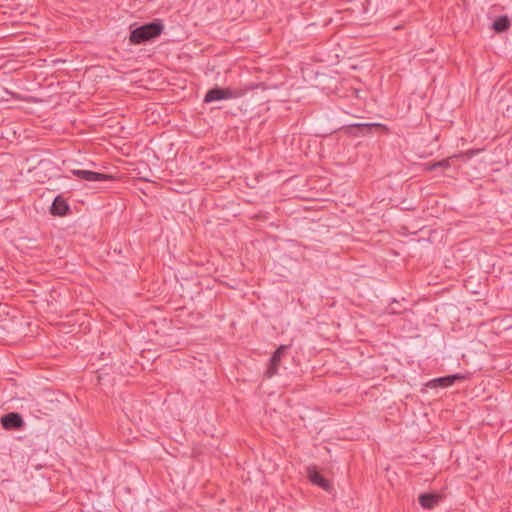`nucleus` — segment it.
I'll return each mask as SVG.
<instances>
[{
	"mask_svg": "<svg viewBox=\"0 0 512 512\" xmlns=\"http://www.w3.org/2000/svg\"><path fill=\"white\" fill-rule=\"evenodd\" d=\"M164 30V24L161 19H154L145 23L130 32L129 41L133 45H140L150 42L159 37Z\"/></svg>",
	"mask_w": 512,
	"mask_h": 512,
	"instance_id": "1",
	"label": "nucleus"
},
{
	"mask_svg": "<svg viewBox=\"0 0 512 512\" xmlns=\"http://www.w3.org/2000/svg\"><path fill=\"white\" fill-rule=\"evenodd\" d=\"M241 95L242 94L235 89L215 86L206 92L203 101L204 103H212L215 101L239 98Z\"/></svg>",
	"mask_w": 512,
	"mask_h": 512,
	"instance_id": "2",
	"label": "nucleus"
},
{
	"mask_svg": "<svg viewBox=\"0 0 512 512\" xmlns=\"http://www.w3.org/2000/svg\"><path fill=\"white\" fill-rule=\"evenodd\" d=\"M1 424L6 430H19L24 426V420L19 413L10 412L1 417Z\"/></svg>",
	"mask_w": 512,
	"mask_h": 512,
	"instance_id": "3",
	"label": "nucleus"
},
{
	"mask_svg": "<svg viewBox=\"0 0 512 512\" xmlns=\"http://www.w3.org/2000/svg\"><path fill=\"white\" fill-rule=\"evenodd\" d=\"M71 212L70 206L62 195H57L50 207V213L53 216L64 217Z\"/></svg>",
	"mask_w": 512,
	"mask_h": 512,
	"instance_id": "4",
	"label": "nucleus"
},
{
	"mask_svg": "<svg viewBox=\"0 0 512 512\" xmlns=\"http://www.w3.org/2000/svg\"><path fill=\"white\" fill-rule=\"evenodd\" d=\"M307 473L309 480L313 484L321 487L323 490L327 492H330L332 490L333 484L328 479H325L316 469V467H309L307 469Z\"/></svg>",
	"mask_w": 512,
	"mask_h": 512,
	"instance_id": "5",
	"label": "nucleus"
},
{
	"mask_svg": "<svg viewBox=\"0 0 512 512\" xmlns=\"http://www.w3.org/2000/svg\"><path fill=\"white\" fill-rule=\"evenodd\" d=\"M73 175L77 176L81 180L88 182H98L112 179V176L91 171V170H73Z\"/></svg>",
	"mask_w": 512,
	"mask_h": 512,
	"instance_id": "6",
	"label": "nucleus"
},
{
	"mask_svg": "<svg viewBox=\"0 0 512 512\" xmlns=\"http://www.w3.org/2000/svg\"><path fill=\"white\" fill-rule=\"evenodd\" d=\"M441 496L435 493H423L419 496V504L425 509H433L438 505Z\"/></svg>",
	"mask_w": 512,
	"mask_h": 512,
	"instance_id": "7",
	"label": "nucleus"
},
{
	"mask_svg": "<svg viewBox=\"0 0 512 512\" xmlns=\"http://www.w3.org/2000/svg\"><path fill=\"white\" fill-rule=\"evenodd\" d=\"M511 26L510 19L508 16H500L497 19H495L492 23V29L496 33H503L506 32Z\"/></svg>",
	"mask_w": 512,
	"mask_h": 512,
	"instance_id": "8",
	"label": "nucleus"
},
{
	"mask_svg": "<svg viewBox=\"0 0 512 512\" xmlns=\"http://www.w3.org/2000/svg\"><path fill=\"white\" fill-rule=\"evenodd\" d=\"M280 361H281V359H278V358L274 359V355L272 354V356L270 357V359L268 361L267 370L265 372V376L267 378H271L277 374L279 365H280Z\"/></svg>",
	"mask_w": 512,
	"mask_h": 512,
	"instance_id": "9",
	"label": "nucleus"
},
{
	"mask_svg": "<svg viewBox=\"0 0 512 512\" xmlns=\"http://www.w3.org/2000/svg\"><path fill=\"white\" fill-rule=\"evenodd\" d=\"M451 380L452 379H451L450 375H447V376H443V377H439V378L431 380L427 384V386L430 388H437V387L445 388V387L452 386Z\"/></svg>",
	"mask_w": 512,
	"mask_h": 512,
	"instance_id": "10",
	"label": "nucleus"
},
{
	"mask_svg": "<svg viewBox=\"0 0 512 512\" xmlns=\"http://www.w3.org/2000/svg\"><path fill=\"white\" fill-rule=\"evenodd\" d=\"M450 167V158H447V159H443L441 161H437V162H433V163H428L426 165V170L428 171H433L435 170L436 168H443V169H446Z\"/></svg>",
	"mask_w": 512,
	"mask_h": 512,
	"instance_id": "11",
	"label": "nucleus"
},
{
	"mask_svg": "<svg viewBox=\"0 0 512 512\" xmlns=\"http://www.w3.org/2000/svg\"><path fill=\"white\" fill-rule=\"evenodd\" d=\"M289 349V346L288 345H280L274 352H273V355H274V359L275 358H278V359H282L287 351Z\"/></svg>",
	"mask_w": 512,
	"mask_h": 512,
	"instance_id": "12",
	"label": "nucleus"
},
{
	"mask_svg": "<svg viewBox=\"0 0 512 512\" xmlns=\"http://www.w3.org/2000/svg\"><path fill=\"white\" fill-rule=\"evenodd\" d=\"M289 349V346L288 345H280L274 352H273V355H274V359L275 358H278V359H282L287 351Z\"/></svg>",
	"mask_w": 512,
	"mask_h": 512,
	"instance_id": "13",
	"label": "nucleus"
},
{
	"mask_svg": "<svg viewBox=\"0 0 512 512\" xmlns=\"http://www.w3.org/2000/svg\"><path fill=\"white\" fill-rule=\"evenodd\" d=\"M354 126L360 128L362 130H366V132H371L372 129L381 127L382 125L377 124V123H365V124H355Z\"/></svg>",
	"mask_w": 512,
	"mask_h": 512,
	"instance_id": "14",
	"label": "nucleus"
},
{
	"mask_svg": "<svg viewBox=\"0 0 512 512\" xmlns=\"http://www.w3.org/2000/svg\"><path fill=\"white\" fill-rule=\"evenodd\" d=\"M450 377H451V379H452V380H451L452 385H453V384H455L457 381H462V380L467 379V376H466V375L459 374V373H457V374H453V375H450Z\"/></svg>",
	"mask_w": 512,
	"mask_h": 512,
	"instance_id": "15",
	"label": "nucleus"
},
{
	"mask_svg": "<svg viewBox=\"0 0 512 512\" xmlns=\"http://www.w3.org/2000/svg\"><path fill=\"white\" fill-rule=\"evenodd\" d=\"M394 303H398V302H397L396 300H394V301L392 302V304H391V305H390V307H389L390 312H391V313H398V312L393 308V306H392Z\"/></svg>",
	"mask_w": 512,
	"mask_h": 512,
	"instance_id": "16",
	"label": "nucleus"
}]
</instances>
